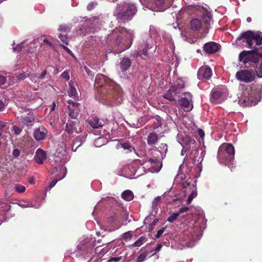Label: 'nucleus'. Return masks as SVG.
<instances>
[{
    "instance_id": "obj_1",
    "label": "nucleus",
    "mask_w": 262,
    "mask_h": 262,
    "mask_svg": "<svg viewBox=\"0 0 262 262\" xmlns=\"http://www.w3.org/2000/svg\"><path fill=\"white\" fill-rule=\"evenodd\" d=\"M94 86H98V92L102 99L112 102L114 100L121 103L122 100V92L117 83H95Z\"/></svg>"
},
{
    "instance_id": "obj_2",
    "label": "nucleus",
    "mask_w": 262,
    "mask_h": 262,
    "mask_svg": "<svg viewBox=\"0 0 262 262\" xmlns=\"http://www.w3.org/2000/svg\"><path fill=\"white\" fill-rule=\"evenodd\" d=\"M239 88L242 91V98L245 105L255 104L260 101L262 95L261 85L246 83L240 84Z\"/></svg>"
},
{
    "instance_id": "obj_3",
    "label": "nucleus",
    "mask_w": 262,
    "mask_h": 262,
    "mask_svg": "<svg viewBox=\"0 0 262 262\" xmlns=\"http://www.w3.org/2000/svg\"><path fill=\"white\" fill-rule=\"evenodd\" d=\"M234 148L230 143H224L220 145L217 158L220 163L228 164L234 159Z\"/></svg>"
},
{
    "instance_id": "obj_4",
    "label": "nucleus",
    "mask_w": 262,
    "mask_h": 262,
    "mask_svg": "<svg viewBox=\"0 0 262 262\" xmlns=\"http://www.w3.org/2000/svg\"><path fill=\"white\" fill-rule=\"evenodd\" d=\"M244 39L246 40L248 48L252 49L253 51L258 50L257 46L262 44V36L254 34L251 31H247L242 33L236 39V42Z\"/></svg>"
},
{
    "instance_id": "obj_5",
    "label": "nucleus",
    "mask_w": 262,
    "mask_h": 262,
    "mask_svg": "<svg viewBox=\"0 0 262 262\" xmlns=\"http://www.w3.org/2000/svg\"><path fill=\"white\" fill-rule=\"evenodd\" d=\"M228 90L225 85L219 84L213 88L210 95V101L214 104L223 102L228 95Z\"/></svg>"
},
{
    "instance_id": "obj_6",
    "label": "nucleus",
    "mask_w": 262,
    "mask_h": 262,
    "mask_svg": "<svg viewBox=\"0 0 262 262\" xmlns=\"http://www.w3.org/2000/svg\"><path fill=\"white\" fill-rule=\"evenodd\" d=\"M117 16L123 21L130 19L137 12L136 7L133 4L124 3L117 8Z\"/></svg>"
},
{
    "instance_id": "obj_7",
    "label": "nucleus",
    "mask_w": 262,
    "mask_h": 262,
    "mask_svg": "<svg viewBox=\"0 0 262 262\" xmlns=\"http://www.w3.org/2000/svg\"><path fill=\"white\" fill-rule=\"evenodd\" d=\"M113 35L114 36H117L116 42L118 45H120V43L121 42V40H122L123 38H125L123 41V43L124 45L126 44V47L124 49H123V50L126 48H128L130 46V44L132 43V40L134 37L133 32L127 31L126 29L121 27L114 29L113 32Z\"/></svg>"
},
{
    "instance_id": "obj_8",
    "label": "nucleus",
    "mask_w": 262,
    "mask_h": 262,
    "mask_svg": "<svg viewBox=\"0 0 262 262\" xmlns=\"http://www.w3.org/2000/svg\"><path fill=\"white\" fill-rule=\"evenodd\" d=\"M211 17L208 13H205L201 20L194 19L191 21V26L192 30H198L201 27H204L205 29H208L210 25Z\"/></svg>"
},
{
    "instance_id": "obj_9",
    "label": "nucleus",
    "mask_w": 262,
    "mask_h": 262,
    "mask_svg": "<svg viewBox=\"0 0 262 262\" xmlns=\"http://www.w3.org/2000/svg\"><path fill=\"white\" fill-rule=\"evenodd\" d=\"M184 87V83H178L172 85L170 89L163 95V97L170 101H176L175 96L180 93L182 89Z\"/></svg>"
},
{
    "instance_id": "obj_10",
    "label": "nucleus",
    "mask_w": 262,
    "mask_h": 262,
    "mask_svg": "<svg viewBox=\"0 0 262 262\" xmlns=\"http://www.w3.org/2000/svg\"><path fill=\"white\" fill-rule=\"evenodd\" d=\"M236 77L239 81L252 82L255 78V73L253 71L243 70L236 74Z\"/></svg>"
},
{
    "instance_id": "obj_11",
    "label": "nucleus",
    "mask_w": 262,
    "mask_h": 262,
    "mask_svg": "<svg viewBox=\"0 0 262 262\" xmlns=\"http://www.w3.org/2000/svg\"><path fill=\"white\" fill-rule=\"evenodd\" d=\"M55 161L57 162L59 161L60 163L58 165L55 166V167L54 169L53 172H56L57 171V170L59 169L60 171H62L63 173L62 174H58L56 176L57 179H55L52 181V182H51V183L49 185V187L50 188L53 187L57 183L58 180H61L62 179H63L66 174V167L63 166L62 163H60V158H59L58 159L55 160Z\"/></svg>"
},
{
    "instance_id": "obj_12",
    "label": "nucleus",
    "mask_w": 262,
    "mask_h": 262,
    "mask_svg": "<svg viewBox=\"0 0 262 262\" xmlns=\"http://www.w3.org/2000/svg\"><path fill=\"white\" fill-rule=\"evenodd\" d=\"M178 142L184 147L188 149L190 148L191 145L194 144L195 141L194 139L188 135H182L179 134L178 135Z\"/></svg>"
},
{
    "instance_id": "obj_13",
    "label": "nucleus",
    "mask_w": 262,
    "mask_h": 262,
    "mask_svg": "<svg viewBox=\"0 0 262 262\" xmlns=\"http://www.w3.org/2000/svg\"><path fill=\"white\" fill-rule=\"evenodd\" d=\"M220 45L215 42H208L204 44L203 51L207 54H212L217 52L220 49Z\"/></svg>"
},
{
    "instance_id": "obj_14",
    "label": "nucleus",
    "mask_w": 262,
    "mask_h": 262,
    "mask_svg": "<svg viewBox=\"0 0 262 262\" xmlns=\"http://www.w3.org/2000/svg\"><path fill=\"white\" fill-rule=\"evenodd\" d=\"M211 75V70L207 67H202L198 72V77L200 80H208Z\"/></svg>"
},
{
    "instance_id": "obj_15",
    "label": "nucleus",
    "mask_w": 262,
    "mask_h": 262,
    "mask_svg": "<svg viewBox=\"0 0 262 262\" xmlns=\"http://www.w3.org/2000/svg\"><path fill=\"white\" fill-rule=\"evenodd\" d=\"M79 123V122L77 120L71 121H68L66 125V131L69 134L79 133V132L77 130Z\"/></svg>"
},
{
    "instance_id": "obj_16",
    "label": "nucleus",
    "mask_w": 262,
    "mask_h": 262,
    "mask_svg": "<svg viewBox=\"0 0 262 262\" xmlns=\"http://www.w3.org/2000/svg\"><path fill=\"white\" fill-rule=\"evenodd\" d=\"M47 133L46 128L43 126H40L34 130L33 136L36 140L41 141L45 139Z\"/></svg>"
},
{
    "instance_id": "obj_17",
    "label": "nucleus",
    "mask_w": 262,
    "mask_h": 262,
    "mask_svg": "<svg viewBox=\"0 0 262 262\" xmlns=\"http://www.w3.org/2000/svg\"><path fill=\"white\" fill-rule=\"evenodd\" d=\"M164 2V0H154L151 3L152 6L148 4L147 7L153 11H162L165 9Z\"/></svg>"
},
{
    "instance_id": "obj_18",
    "label": "nucleus",
    "mask_w": 262,
    "mask_h": 262,
    "mask_svg": "<svg viewBox=\"0 0 262 262\" xmlns=\"http://www.w3.org/2000/svg\"><path fill=\"white\" fill-rule=\"evenodd\" d=\"M47 158L46 152L41 148H38L34 157L35 162L39 164H42Z\"/></svg>"
},
{
    "instance_id": "obj_19",
    "label": "nucleus",
    "mask_w": 262,
    "mask_h": 262,
    "mask_svg": "<svg viewBox=\"0 0 262 262\" xmlns=\"http://www.w3.org/2000/svg\"><path fill=\"white\" fill-rule=\"evenodd\" d=\"M146 163L150 164V170L152 171H159L162 166V163L157 159H149Z\"/></svg>"
},
{
    "instance_id": "obj_20",
    "label": "nucleus",
    "mask_w": 262,
    "mask_h": 262,
    "mask_svg": "<svg viewBox=\"0 0 262 262\" xmlns=\"http://www.w3.org/2000/svg\"><path fill=\"white\" fill-rule=\"evenodd\" d=\"M181 106L185 109L186 111H190L193 108L191 99L189 100L188 99L182 97L179 100Z\"/></svg>"
},
{
    "instance_id": "obj_21",
    "label": "nucleus",
    "mask_w": 262,
    "mask_h": 262,
    "mask_svg": "<svg viewBox=\"0 0 262 262\" xmlns=\"http://www.w3.org/2000/svg\"><path fill=\"white\" fill-rule=\"evenodd\" d=\"M35 120V117L32 114H28L27 115L22 116L21 122L27 126L32 125Z\"/></svg>"
},
{
    "instance_id": "obj_22",
    "label": "nucleus",
    "mask_w": 262,
    "mask_h": 262,
    "mask_svg": "<svg viewBox=\"0 0 262 262\" xmlns=\"http://www.w3.org/2000/svg\"><path fill=\"white\" fill-rule=\"evenodd\" d=\"M130 64L131 61L128 58H123L120 63V70L123 72L130 67Z\"/></svg>"
},
{
    "instance_id": "obj_23",
    "label": "nucleus",
    "mask_w": 262,
    "mask_h": 262,
    "mask_svg": "<svg viewBox=\"0 0 262 262\" xmlns=\"http://www.w3.org/2000/svg\"><path fill=\"white\" fill-rule=\"evenodd\" d=\"M124 213L119 212L116 213L114 215L110 217L111 223H120L123 220Z\"/></svg>"
},
{
    "instance_id": "obj_24",
    "label": "nucleus",
    "mask_w": 262,
    "mask_h": 262,
    "mask_svg": "<svg viewBox=\"0 0 262 262\" xmlns=\"http://www.w3.org/2000/svg\"><path fill=\"white\" fill-rule=\"evenodd\" d=\"M158 137L157 134L151 132L149 134L147 137V143L149 145L155 144L158 141Z\"/></svg>"
},
{
    "instance_id": "obj_25",
    "label": "nucleus",
    "mask_w": 262,
    "mask_h": 262,
    "mask_svg": "<svg viewBox=\"0 0 262 262\" xmlns=\"http://www.w3.org/2000/svg\"><path fill=\"white\" fill-rule=\"evenodd\" d=\"M121 196L124 200L126 201H130L134 199V194L132 191L126 190L122 193Z\"/></svg>"
},
{
    "instance_id": "obj_26",
    "label": "nucleus",
    "mask_w": 262,
    "mask_h": 262,
    "mask_svg": "<svg viewBox=\"0 0 262 262\" xmlns=\"http://www.w3.org/2000/svg\"><path fill=\"white\" fill-rule=\"evenodd\" d=\"M90 124L94 128H98L103 125L101 122H99V119L96 117L90 121Z\"/></svg>"
},
{
    "instance_id": "obj_27",
    "label": "nucleus",
    "mask_w": 262,
    "mask_h": 262,
    "mask_svg": "<svg viewBox=\"0 0 262 262\" xmlns=\"http://www.w3.org/2000/svg\"><path fill=\"white\" fill-rule=\"evenodd\" d=\"M120 145L122 148L124 150H126L127 152H130L132 151L135 152V149L134 147L130 145L128 142H125L124 143H120Z\"/></svg>"
},
{
    "instance_id": "obj_28",
    "label": "nucleus",
    "mask_w": 262,
    "mask_h": 262,
    "mask_svg": "<svg viewBox=\"0 0 262 262\" xmlns=\"http://www.w3.org/2000/svg\"><path fill=\"white\" fill-rule=\"evenodd\" d=\"M70 83V89L69 91L68 92L69 95L71 97H72V98L75 99L78 97V93L76 91L75 87L74 85H73L72 84H71V83Z\"/></svg>"
},
{
    "instance_id": "obj_29",
    "label": "nucleus",
    "mask_w": 262,
    "mask_h": 262,
    "mask_svg": "<svg viewBox=\"0 0 262 262\" xmlns=\"http://www.w3.org/2000/svg\"><path fill=\"white\" fill-rule=\"evenodd\" d=\"M161 200V196H158L156 198L152 203V209L153 211L157 212L158 210V205Z\"/></svg>"
},
{
    "instance_id": "obj_30",
    "label": "nucleus",
    "mask_w": 262,
    "mask_h": 262,
    "mask_svg": "<svg viewBox=\"0 0 262 262\" xmlns=\"http://www.w3.org/2000/svg\"><path fill=\"white\" fill-rule=\"evenodd\" d=\"M145 237L141 236L133 245L135 247H140L143 244V242H145Z\"/></svg>"
},
{
    "instance_id": "obj_31",
    "label": "nucleus",
    "mask_w": 262,
    "mask_h": 262,
    "mask_svg": "<svg viewBox=\"0 0 262 262\" xmlns=\"http://www.w3.org/2000/svg\"><path fill=\"white\" fill-rule=\"evenodd\" d=\"M179 216V213H178V212L173 213L167 218V221H168L169 223H172L173 222L177 220Z\"/></svg>"
},
{
    "instance_id": "obj_32",
    "label": "nucleus",
    "mask_w": 262,
    "mask_h": 262,
    "mask_svg": "<svg viewBox=\"0 0 262 262\" xmlns=\"http://www.w3.org/2000/svg\"><path fill=\"white\" fill-rule=\"evenodd\" d=\"M197 195V192L195 190H193L192 191L191 193L189 195L187 200V201H186V204L187 205L189 204L191 201H192V200L196 197V196Z\"/></svg>"
},
{
    "instance_id": "obj_33",
    "label": "nucleus",
    "mask_w": 262,
    "mask_h": 262,
    "mask_svg": "<svg viewBox=\"0 0 262 262\" xmlns=\"http://www.w3.org/2000/svg\"><path fill=\"white\" fill-rule=\"evenodd\" d=\"M133 236V232L129 231L123 233L122 235V238L123 240L127 241L128 239H130Z\"/></svg>"
},
{
    "instance_id": "obj_34",
    "label": "nucleus",
    "mask_w": 262,
    "mask_h": 262,
    "mask_svg": "<svg viewBox=\"0 0 262 262\" xmlns=\"http://www.w3.org/2000/svg\"><path fill=\"white\" fill-rule=\"evenodd\" d=\"M15 190L18 193H23L25 191L26 187L20 184L15 185Z\"/></svg>"
},
{
    "instance_id": "obj_35",
    "label": "nucleus",
    "mask_w": 262,
    "mask_h": 262,
    "mask_svg": "<svg viewBox=\"0 0 262 262\" xmlns=\"http://www.w3.org/2000/svg\"><path fill=\"white\" fill-rule=\"evenodd\" d=\"M147 256V253L146 252H143L141 254L137 259V262H143Z\"/></svg>"
},
{
    "instance_id": "obj_36",
    "label": "nucleus",
    "mask_w": 262,
    "mask_h": 262,
    "mask_svg": "<svg viewBox=\"0 0 262 262\" xmlns=\"http://www.w3.org/2000/svg\"><path fill=\"white\" fill-rule=\"evenodd\" d=\"M58 37L63 43H65L67 45H68V38L66 35H62L61 34H60L58 35Z\"/></svg>"
},
{
    "instance_id": "obj_37",
    "label": "nucleus",
    "mask_w": 262,
    "mask_h": 262,
    "mask_svg": "<svg viewBox=\"0 0 262 262\" xmlns=\"http://www.w3.org/2000/svg\"><path fill=\"white\" fill-rule=\"evenodd\" d=\"M7 124V123L6 122L0 121V137L3 136V132L4 131V129L6 127Z\"/></svg>"
},
{
    "instance_id": "obj_38",
    "label": "nucleus",
    "mask_w": 262,
    "mask_h": 262,
    "mask_svg": "<svg viewBox=\"0 0 262 262\" xmlns=\"http://www.w3.org/2000/svg\"><path fill=\"white\" fill-rule=\"evenodd\" d=\"M10 79H7V74L5 73L1 72H0V82H6Z\"/></svg>"
},
{
    "instance_id": "obj_39",
    "label": "nucleus",
    "mask_w": 262,
    "mask_h": 262,
    "mask_svg": "<svg viewBox=\"0 0 262 262\" xmlns=\"http://www.w3.org/2000/svg\"><path fill=\"white\" fill-rule=\"evenodd\" d=\"M12 131L14 132V134L16 135H18L22 132V128L19 127H18V126L14 125L12 127Z\"/></svg>"
},
{
    "instance_id": "obj_40",
    "label": "nucleus",
    "mask_w": 262,
    "mask_h": 262,
    "mask_svg": "<svg viewBox=\"0 0 262 262\" xmlns=\"http://www.w3.org/2000/svg\"><path fill=\"white\" fill-rule=\"evenodd\" d=\"M149 48V44L148 41H146L145 42V47L143 49L142 52L145 56H147V49Z\"/></svg>"
},
{
    "instance_id": "obj_41",
    "label": "nucleus",
    "mask_w": 262,
    "mask_h": 262,
    "mask_svg": "<svg viewBox=\"0 0 262 262\" xmlns=\"http://www.w3.org/2000/svg\"><path fill=\"white\" fill-rule=\"evenodd\" d=\"M70 111L69 115L71 118L76 119L78 116L77 113H75L73 110L70 109L69 108Z\"/></svg>"
},
{
    "instance_id": "obj_42",
    "label": "nucleus",
    "mask_w": 262,
    "mask_h": 262,
    "mask_svg": "<svg viewBox=\"0 0 262 262\" xmlns=\"http://www.w3.org/2000/svg\"><path fill=\"white\" fill-rule=\"evenodd\" d=\"M189 208L188 207H183L179 209L178 213H179V215L181 213L186 212L189 211Z\"/></svg>"
},
{
    "instance_id": "obj_43",
    "label": "nucleus",
    "mask_w": 262,
    "mask_h": 262,
    "mask_svg": "<svg viewBox=\"0 0 262 262\" xmlns=\"http://www.w3.org/2000/svg\"><path fill=\"white\" fill-rule=\"evenodd\" d=\"M20 150L17 148H15L12 152V155L14 158H17L20 155Z\"/></svg>"
},
{
    "instance_id": "obj_44",
    "label": "nucleus",
    "mask_w": 262,
    "mask_h": 262,
    "mask_svg": "<svg viewBox=\"0 0 262 262\" xmlns=\"http://www.w3.org/2000/svg\"><path fill=\"white\" fill-rule=\"evenodd\" d=\"M18 205L22 208H27L30 207L29 203L25 201L20 202L18 203Z\"/></svg>"
},
{
    "instance_id": "obj_45",
    "label": "nucleus",
    "mask_w": 262,
    "mask_h": 262,
    "mask_svg": "<svg viewBox=\"0 0 262 262\" xmlns=\"http://www.w3.org/2000/svg\"><path fill=\"white\" fill-rule=\"evenodd\" d=\"M165 228H162L161 229H160V230H159L156 234V235H155L156 237L157 238H159L161 235L163 234V233L164 232V230H165Z\"/></svg>"
},
{
    "instance_id": "obj_46",
    "label": "nucleus",
    "mask_w": 262,
    "mask_h": 262,
    "mask_svg": "<svg viewBox=\"0 0 262 262\" xmlns=\"http://www.w3.org/2000/svg\"><path fill=\"white\" fill-rule=\"evenodd\" d=\"M247 55L246 51H243L241 52L239 55V60L242 61L244 60V57Z\"/></svg>"
},
{
    "instance_id": "obj_47",
    "label": "nucleus",
    "mask_w": 262,
    "mask_h": 262,
    "mask_svg": "<svg viewBox=\"0 0 262 262\" xmlns=\"http://www.w3.org/2000/svg\"><path fill=\"white\" fill-rule=\"evenodd\" d=\"M233 161H234V160L233 161L229 163L228 164H225V165L228 166V167L230 168V169L231 170V171L234 170V169L235 168V166H234Z\"/></svg>"
},
{
    "instance_id": "obj_48",
    "label": "nucleus",
    "mask_w": 262,
    "mask_h": 262,
    "mask_svg": "<svg viewBox=\"0 0 262 262\" xmlns=\"http://www.w3.org/2000/svg\"><path fill=\"white\" fill-rule=\"evenodd\" d=\"M61 76L66 80H69L70 79V75L68 72H64L62 75Z\"/></svg>"
},
{
    "instance_id": "obj_49",
    "label": "nucleus",
    "mask_w": 262,
    "mask_h": 262,
    "mask_svg": "<svg viewBox=\"0 0 262 262\" xmlns=\"http://www.w3.org/2000/svg\"><path fill=\"white\" fill-rule=\"evenodd\" d=\"M96 5H97V3H90V4L88 5V6H87V9H88V10H89V11H90V10H92V9L94 8V7H95V6H96Z\"/></svg>"
},
{
    "instance_id": "obj_50",
    "label": "nucleus",
    "mask_w": 262,
    "mask_h": 262,
    "mask_svg": "<svg viewBox=\"0 0 262 262\" xmlns=\"http://www.w3.org/2000/svg\"><path fill=\"white\" fill-rule=\"evenodd\" d=\"M68 29V26L65 25H61L59 27L58 30L66 32Z\"/></svg>"
},
{
    "instance_id": "obj_51",
    "label": "nucleus",
    "mask_w": 262,
    "mask_h": 262,
    "mask_svg": "<svg viewBox=\"0 0 262 262\" xmlns=\"http://www.w3.org/2000/svg\"><path fill=\"white\" fill-rule=\"evenodd\" d=\"M46 73V70H43L39 76H37V80L42 79L45 76Z\"/></svg>"
},
{
    "instance_id": "obj_52",
    "label": "nucleus",
    "mask_w": 262,
    "mask_h": 262,
    "mask_svg": "<svg viewBox=\"0 0 262 262\" xmlns=\"http://www.w3.org/2000/svg\"><path fill=\"white\" fill-rule=\"evenodd\" d=\"M40 40H42L43 43H46L48 46H49V47L52 46V43L50 41H49L48 39H47L46 38H42V37H41L40 38Z\"/></svg>"
},
{
    "instance_id": "obj_53",
    "label": "nucleus",
    "mask_w": 262,
    "mask_h": 262,
    "mask_svg": "<svg viewBox=\"0 0 262 262\" xmlns=\"http://www.w3.org/2000/svg\"><path fill=\"white\" fill-rule=\"evenodd\" d=\"M22 48L21 45H18L16 47H13V50L14 52H19Z\"/></svg>"
},
{
    "instance_id": "obj_54",
    "label": "nucleus",
    "mask_w": 262,
    "mask_h": 262,
    "mask_svg": "<svg viewBox=\"0 0 262 262\" xmlns=\"http://www.w3.org/2000/svg\"><path fill=\"white\" fill-rule=\"evenodd\" d=\"M198 134H199V136H200V137H201V138H203L205 136L204 132H203V130H202L201 129H199L198 130Z\"/></svg>"
},
{
    "instance_id": "obj_55",
    "label": "nucleus",
    "mask_w": 262,
    "mask_h": 262,
    "mask_svg": "<svg viewBox=\"0 0 262 262\" xmlns=\"http://www.w3.org/2000/svg\"><path fill=\"white\" fill-rule=\"evenodd\" d=\"M162 247V245H161V244H158V245H157V247L156 248V249H155V250H154V251H155V252H159V251L160 250V249H161Z\"/></svg>"
},
{
    "instance_id": "obj_56",
    "label": "nucleus",
    "mask_w": 262,
    "mask_h": 262,
    "mask_svg": "<svg viewBox=\"0 0 262 262\" xmlns=\"http://www.w3.org/2000/svg\"><path fill=\"white\" fill-rule=\"evenodd\" d=\"M5 106V103L0 100V111H2L4 110V107Z\"/></svg>"
},
{
    "instance_id": "obj_57",
    "label": "nucleus",
    "mask_w": 262,
    "mask_h": 262,
    "mask_svg": "<svg viewBox=\"0 0 262 262\" xmlns=\"http://www.w3.org/2000/svg\"><path fill=\"white\" fill-rule=\"evenodd\" d=\"M62 47V48L69 53L70 54H72V52H71V51L68 48H67L66 46H61Z\"/></svg>"
},
{
    "instance_id": "obj_58",
    "label": "nucleus",
    "mask_w": 262,
    "mask_h": 262,
    "mask_svg": "<svg viewBox=\"0 0 262 262\" xmlns=\"http://www.w3.org/2000/svg\"><path fill=\"white\" fill-rule=\"evenodd\" d=\"M257 76L258 77H262V70H258L257 71Z\"/></svg>"
},
{
    "instance_id": "obj_59",
    "label": "nucleus",
    "mask_w": 262,
    "mask_h": 262,
    "mask_svg": "<svg viewBox=\"0 0 262 262\" xmlns=\"http://www.w3.org/2000/svg\"><path fill=\"white\" fill-rule=\"evenodd\" d=\"M133 164L134 165H135V164L136 165H138V164L143 165V164L142 163L140 160H136L134 162Z\"/></svg>"
},
{
    "instance_id": "obj_60",
    "label": "nucleus",
    "mask_w": 262,
    "mask_h": 262,
    "mask_svg": "<svg viewBox=\"0 0 262 262\" xmlns=\"http://www.w3.org/2000/svg\"><path fill=\"white\" fill-rule=\"evenodd\" d=\"M121 257H117L114 258L113 260H115V261H119L121 259Z\"/></svg>"
},
{
    "instance_id": "obj_61",
    "label": "nucleus",
    "mask_w": 262,
    "mask_h": 262,
    "mask_svg": "<svg viewBox=\"0 0 262 262\" xmlns=\"http://www.w3.org/2000/svg\"><path fill=\"white\" fill-rule=\"evenodd\" d=\"M55 105H55V102H53V103H52V107L51 108V111H53L55 110Z\"/></svg>"
},
{
    "instance_id": "obj_62",
    "label": "nucleus",
    "mask_w": 262,
    "mask_h": 262,
    "mask_svg": "<svg viewBox=\"0 0 262 262\" xmlns=\"http://www.w3.org/2000/svg\"><path fill=\"white\" fill-rule=\"evenodd\" d=\"M102 138H98V139H97L96 140H95V145H96V144L98 143V142L100 140H102Z\"/></svg>"
},
{
    "instance_id": "obj_63",
    "label": "nucleus",
    "mask_w": 262,
    "mask_h": 262,
    "mask_svg": "<svg viewBox=\"0 0 262 262\" xmlns=\"http://www.w3.org/2000/svg\"><path fill=\"white\" fill-rule=\"evenodd\" d=\"M95 242V240L93 241L92 242V243L90 244V246L91 247V248H92L95 246V244H94Z\"/></svg>"
},
{
    "instance_id": "obj_64",
    "label": "nucleus",
    "mask_w": 262,
    "mask_h": 262,
    "mask_svg": "<svg viewBox=\"0 0 262 262\" xmlns=\"http://www.w3.org/2000/svg\"><path fill=\"white\" fill-rule=\"evenodd\" d=\"M252 20V19L251 17H248L247 18V21L248 22V23H250Z\"/></svg>"
}]
</instances>
